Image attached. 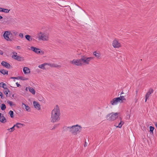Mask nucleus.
Wrapping results in <instances>:
<instances>
[{"label": "nucleus", "instance_id": "f257e3e1", "mask_svg": "<svg viewBox=\"0 0 157 157\" xmlns=\"http://www.w3.org/2000/svg\"><path fill=\"white\" fill-rule=\"evenodd\" d=\"M51 121L52 123L58 122L60 119V112L58 105L52 110L51 114Z\"/></svg>", "mask_w": 157, "mask_h": 157}, {"label": "nucleus", "instance_id": "f03ea898", "mask_svg": "<svg viewBox=\"0 0 157 157\" xmlns=\"http://www.w3.org/2000/svg\"><path fill=\"white\" fill-rule=\"evenodd\" d=\"M82 127L78 125L71 126V129L69 130V132L74 135L79 133L82 129Z\"/></svg>", "mask_w": 157, "mask_h": 157}, {"label": "nucleus", "instance_id": "7ed1b4c3", "mask_svg": "<svg viewBox=\"0 0 157 157\" xmlns=\"http://www.w3.org/2000/svg\"><path fill=\"white\" fill-rule=\"evenodd\" d=\"M106 117L109 121H113L118 117V113L113 112L108 114Z\"/></svg>", "mask_w": 157, "mask_h": 157}, {"label": "nucleus", "instance_id": "20e7f679", "mask_svg": "<svg viewBox=\"0 0 157 157\" xmlns=\"http://www.w3.org/2000/svg\"><path fill=\"white\" fill-rule=\"evenodd\" d=\"M80 59L82 64V63H84L85 64H88L90 61L93 59V57H87L84 56H81V58Z\"/></svg>", "mask_w": 157, "mask_h": 157}, {"label": "nucleus", "instance_id": "39448f33", "mask_svg": "<svg viewBox=\"0 0 157 157\" xmlns=\"http://www.w3.org/2000/svg\"><path fill=\"white\" fill-rule=\"evenodd\" d=\"M13 55L12 57L16 60L19 61H23L24 60V57L17 55V53L15 52H13Z\"/></svg>", "mask_w": 157, "mask_h": 157}, {"label": "nucleus", "instance_id": "423d86ee", "mask_svg": "<svg viewBox=\"0 0 157 157\" xmlns=\"http://www.w3.org/2000/svg\"><path fill=\"white\" fill-rule=\"evenodd\" d=\"M70 63L77 66H81L82 65L80 59H74L72 61H71Z\"/></svg>", "mask_w": 157, "mask_h": 157}, {"label": "nucleus", "instance_id": "0eeeda50", "mask_svg": "<svg viewBox=\"0 0 157 157\" xmlns=\"http://www.w3.org/2000/svg\"><path fill=\"white\" fill-rule=\"evenodd\" d=\"M10 34H11V33L10 31H6L3 34V36L4 38L7 41H12V40H11L9 36Z\"/></svg>", "mask_w": 157, "mask_h": 157}, {"label": "nucleus", "instance_id": "6e6552de", "mask_svg": "<svg viewBox=\"0 0 157 157\" xmlns=\"http://www.w3.org/2000/svg\"><path fill=\"white\" fill-rule=\"evenodd\" d=\"M10 34H11V33L10 31H6L3 34V36L4 38L7 41H12V40H11L9 36Z\"/></svg>", "mask_w": 157, "mask_h": 157}, {"label": "nucleus", "instance_id": "1a4fd4ad", "mask_svg": "<svg viewBox=\"0 0 157 157\" xmlns=\"http://www.w3.org/2000/svg\"><path fill=\"white\" fill-rule=\"evenodd\" d=\"M118 102H121V101L120 100V98L117 97L113 99L111 101L110 103L112 105H116Z\"/></svg>", "mask_w": 157, "mask_h": 157}, {"label": "nucleus", "instance_id": "9d476101", "mask_svg": "<svg viewBox=\"0 0 157 157\" xmlns=\"http://www.w3.org/2000/svg\"><path fill=\"white\" fill-rule=\"evenodd\" d=\"M112 45L115 48H119L121 47V44L117 40H114L113 41Z\"/></svg>", "mask_w": 157, "mask_h": 157}, {"label": "nucleus", "instance_id": "9b49d317", "mask_svg": "<svg viewBox=\"0 0 157 157\" xmlns=\"http://www.w3.org/2000/svg\"><path fill=\"white\" fill-rule=\"evenodd\" d=\"M153 89L150 88L149 89L148 91L146 93L145 95V102H146L147 100L148 99L149 95L153 93Z\"/></svg>", "mask_w": 157, "mask_h": 157}, {"label": "nucleus", "instance_id": "f8f14e48", "mask_svg": "<svg viewBox=\"0 0 157 157\" xmlns=\"http://www.w3.org/2000/svg\"><path fill=\"white\" fill-rule=\"evenodd\" d=\"M1 65L8 69L12 68V67L9 63L4 61H2L1 63Z\"/></svg>", "mask_w": 157, "mask_h": 157}, {"label": "nucleus", "instance_id": "ddd939ff", "mask_svg": "<svg viewBox=\"0 0 157 157\" xmlns=\"http://www.w3.org/2000/svg\"><path fill=\"white\" fill-rule=\"evenodd\" d=\"M33 105L35 108L38 110H40V104L36 101H33Z\"/></svg>", "mask_w": 157, "mask_h": 157}, {"label": "nucleus", "instance_id": "4468645a", "mask_svg": "<svg viewBox=\"0 0 157 157\" xmlns=\"http://www.w3.org/2000/svg\"><path fill=\"white\" fill-rule=\"evenodd\" d=\"M31 48L33 51L36 53V54H38L40 53V49L39 48H37L33 46L31 47Z\"/></svg>", "mask_w": 157, "mask_h": 157}, {"label": "nucleus", "instance_id": "2eb2a0df", "mask_svg": "<svg viewBox=\"0 0 157 157\" xmlns=\"http://www.w3.org/2000/svg\"><path fill=\"white\" fill-rule=\"evenodd\" d=\"M23 71L25 74H28L30 73L29 69L27 67H24Z\"/></svg>", "mask_w": 157, "mask_h": 157}, {"label": "nucleus", "instance_id": "dca6fc26", "mask_svg": "<svg viewBox=\"0 0 157 157\" xmlns=\"http://www.w3.org/2000/svg\"><path fill=\"white\" fill-rule=\"evenodd\" d=\"M119 119L121 120L120 122L119 123L118 126L115 125V126L117 128H121L122 127V125L124 124V122L121 120L122 118L121 117H119Z\"/></svg>", "mask_w": 157, "mask_h": 157}, {"label": "nucleus", "instance_id": "f3484780", "mask_svg": "<svg viewBox=\"0 0 157 157\" xmlns=\"http://www.w3.org/2000/svg\"><path fill=\"white\" fill-rule=\"evenodd\" d=\"M24 125V124L20 123H17L16 124H14V126L18 128H21Z\"/></svg>", "mask_w": 157, "mask_h": 157}, {"label": "nucleus", "instance_id": "a211bd4d", "mask_svg": "<svg viewBox=\"0 0 157 157\" xmlns=\"http://www.w3.org/2000/svg\"><path fill=\"white\" fill-rule=\"evenodd\" d=\"M23 105H24V106H25V108L26 111L28 112H29L30 111V108L27 105L25 104L24 103H22V106H23Z\"/></svg>", "mask_w": 157, "mask_h": 157}, {"label": "nucleus", "instance_id": "6ab92c4d", "mask_svg": "<svg viewBox=\"0 0 157 157\" xmlns=\"http://www.w3.org/2000/svg\"><path fill=\"white\" fill-rule=\"evenodd\" d=\"M0 72L4 75H8V71L4 69L0 70Z\"/></svg>", "mask_w": 157, "mask_h": 157}, {"label": "nucleus", "instance_id": "aec40b11", "mask_svg": "<svg viewBox=\"0 0 157 157\" xmlns=\"http://www.w3.org/2000/svg\"><path fill=\"white\" fill-rule=\"evenodd\" d=\"M28 89L29 91L31 92L33 94H35V91L34 89L32 87H29Z\"/></svg>", "mask_w": 157, "mask_h": 157}, {"label": "nucleus", "instance_id": "412c9836", "mask_svg": "<svg viewBox=\"0 0 157 157\" xmlns=\"http://www.w3.org/2000/svg\"><path fill=\"white\" fill-rule=\"evenodd\" d=\"M25 38L29 41H31L32 40V38L31 37V36L29 35H26L25 36Z\"/></svg>", "mask_w": 157, "mask_h": 157}, {"label": "nucleus", "instance_id": "4be33fe9", "mask_svg": "<svg viewBox=\"0 0 157 157\" xmlns=\"http://www.w3.org/2000/svg\"><path fill=\"white\" fill-rule=\"evenodd\" d=\"M0 121L3 123H5L6 122V120L3 116H2V118L1 119Z\"/></svg>", "mask_w": 157, "mask_h": 157}, {"label": "nucleus", "instance_id": "5701e85b", "mask_svg": "<svg viewBox=\"0 0 157 157\" xmlns=\"http://www.w3.org/2000/svg\"><path fill=\"white\" fill-rule=\"evenodd\" d=\"M48 64L47 63H44L41 65H40L38 67L39 68H41L42 69H45V68L44 67V66L45 65Z\"/></svg>", "mask_w": 157, "mask_h": 157}, {"label": "nucleus", "instance_id": "b1692460", "mask_svg": "<svg viewBox=\"0 0 157 157\" xmlns=\"http://www.w3.org/2000/svg\"><path fill=\"white\" fill-rule=\"evenodd\" d=\"M1 109L2 110H4L6 108V106L4 104H2L0 105Z\"/></svg>", "mask_w": 157, "mask_h": 157}, {"label": "nucleus", "instance_id": "393cba45", "mask_svg": "<svg viewBox=\"0 0 157 157\" xmlns=\"http://www.w3.org/2000/svg\"><path fill=\"white\" fill-rule=\"evenodd\" d=\"M118 98H120V100L121 101V103L123 102V101L124 100H126L124 98V97L123 96H120Z\"/></svg>", "mask_w": 157, "mask_h": 157}, {"label": "nucleus", "instance_id": "a878e982", "mask_svg": "<svg viewBox=\"0 0 157 157\" xmlns=\"http://www.w3.org/2000/svg\"><path fill=\"white\" fill-rule=\"evenodd\" d=\"M63 128L65 131H69V130L70 129H71V126H70V127L65 126L63 127Z\"/></svg>", "mask_w": 157, "mask_h": 157}, {"label": "nucleus", "instance_id": "bb28decb", "mask_svg": "<svg viewBox=\"0 0 157 157\" xmlns=\"http://www.w3.org/2000/svg\"><path fill=\"white\" fill-rule=\"evenodd\" d=\"M13 112L12 110H10L9 113V114L10 115V117L12 118H13Z\"/></svg>", "mask_w": 157, "mask_h": 157}, {"label": "nucleus", "instance_id": "cd10ccee", "mask_svg": "<svg viewBox=\"0 0 157 157\" xmlns=\"http://www.w3.org/2000/svg\"><path fill=\"white\" fill-rule=\"evenodd\" d=\"M49 65H50L51 67H58L60 66L58 65L54 64V63L49 64Z\"/></svg>", "mask_w": 157, "mask_h": 157}, {"label": "nucleus", "instance_id": "c85d7f7f", "mask_svg": "<svg viewBox=\"0 0 157 157\" xmlns=\"http://www.w3.org/2000/svg\"><path fill=\"white\" fill-rule=\"evenodd\" d=\"M93 54L96 57L100 58V54L99 53H97L96 52H94Z\"/></svg>", "mask_w": 157, "mask_h": 157}, {"label": "nucleus", "instance_id": "c756f323", "mask_svg": "<svg viewBox=\"0 0 157 157\" xmlns=\"http://www.w3.org/2000/svg\"><path fill=\"white\" fill-rule=\"evenodd\" d=\"M6 85V84L3 82H1L0 83V86L4 89L6 88L5 87Z\"/></svg>", "mask_w": 157, "mask_h": 157}, {"label": "nucleus", "instance_id": "7c9ffc66", "mask_svg": "<svg viewBox=\"0 0 157 157\" xmlns=\"http://www.w3.org/2000/svg\"><path fill=\"white\" fill-rule=\"evenodd\" d=\"M15 130V127L14 126V125L13 126V127L10 128H8L7 129V130L10 131V132H12L14 131Z\"/></svg>", "mask_w": 157, "mask_h": 157}, {"label": "nucleus", "instance_id": "2f4dec72", "mask_svg": "<svg viewBox=\"0 0 157 157\" xmlns=\"http://www.w3.org/2000/svg\"><path fill=\"white\" fill-rule=\"evenodd\" d=\"M19 79L23 81L26 80L28 79V78H26L22 76H19Z\"/></svg>", "mask_w": 157, "mask_h": 157}, {"label": "nucleus", "instance_id": "473e14b6", "mask_svg": "<svg viewBox=\"0 0 157 157\" xmlns=\"http://www.w3.org/2000/svg\"><path fill=\"white\" fill-rule=\"evenodd\" d=\"M149 128H150V133H153V131L154 128V127L152 126H150L149 127Z\"/></svg>", "mask_w": 157, "mask_h": 157}, {"label": "nucleus", "instance_id": "72a5a7b5", "mask_svg": "<svg viewBox=\"0 0 157 157\" xmlns=\"http://www.w3.org/2000/svg\"><path fill=\"white\" fill-rule=\"evenodd\" d=\"M7 103L9 104L11 107L13 106L14 105L12 101H7Z\"/></svg>", "mask_w": 157, "mask_h": 157}, {"label": "nucleus", "instance_id": "f704fd0d", "mask_svg": "<svg viewBox=\"0 0 157 157\" xmlns=\"http://www.w3.org/2000/svg\"><path fill=\"white\" fill-rule=\"evenodd\" d=\"M10 10H8L7 9L3 8L2 12H4L6 13H8Z\"/></svg>", "mask_w": 157, "mask_h": 157}, {"label": "nucleus", "instance_id": "c9c22d12", "mask_svg": "<svg viewBox=\"0 0 157 157\" xmlns=\"http://www.w3.org/2000/svg\"><path fill=\"white\" fill-rule=\"evenodd\" d=\"M43 38L42 39V40H48V37L47 36H43Z\"/></svg>", "mask_w": 157, "mask_h": 157}, {"label": "nucleus", "instance_id": "e433bc0d", "mask_svg": "<svg viewBox=\"0 0 157 157\" xmlns=\"http://www.w3.org/2000/svg\"><path fill=\"white\" fill-rule=\"evenodd\" d=\"M59 124H55L54 125V126L53 127V128H52V130H53V129H55L57 127L59 126Z\"/></svg>", "mask_w": 157, "mask_h": 157}, {"label": "nucleus", "instance_id": "4c0bfd02", "mask_svg": "<svg viewBox=\"0 0 157 157\" xmlns=\"http://www.w3.org/2000/svg\"><path fill=\"white\" fill-rule=\"evenodd\" d=\"M19 76H18L17 77H11L10 78L11 79H19Z\"/></svg>", "mask_w": 157, "mask_h": 157}, {"label": "nucleus", "instance_id": "58836bf2", "mask_svg": "<svg viewBox=\"0 0 157 157\" xmlns=\"http://www.w3.org/2000/svg\"><path fill=\"white\" fill-rule=\"evenodd\" d=\"M12 33L14 35L16 36L18 34V33L15 31H13L12 32Z\"/></svg>", "mask_w": 157, "mask_h": 157}, {"label": "nucleus", "instance_id": "ea45409f", "mask_svg": "<svg viewBox=\"0 0 157 157\" xmlns=\"http://www.w3.org/2000/svg\"><path fill=\"white\" fill-rule=\"evenodd\" d=\"M43 35H41V36L39 35V40H42V39H43Z\"/></svg>", "mask_w": 157, "mask_h": 157}, {"label": "nucleus", "instance_id": "a19ab883", "mask_svg": "<svg viewBox=\"0 0 157 157\" xmlns=\"http://www.w3.org/2000/svg\"><path fill=\"white\" fill-rule=\"evenodd\" d=\"M19 36L21 38H23V34L22 33H20L19 34Z\"/></svg>", "mask_w": 157, "mask_h": 157}, {"label": "nucleus", "instance_id": "79ce46f5", "mask_svg": "<svg viewBox=\"0 0 157 157\" xmlns=\"http://www.w3.org/2000/svg\"><path fill=\"white\" fill-rule=\"evenodd\" d=\"M16 84L17 87H19L21 86V85L19 84L17 82L16 83Z\"/></svg>", "mask_w": 157, "mask_h": 157}, {"label": "nucleus", "instance_id": "37998d69", "mask_svg": "<svg viewBox=\"0 0 157 157\" xmlns=\"http://www.w3.org/2000/svg\"><path fill=\"white\" fill-rule=\"evenodd\" d=\"M5 89L6 90V92H7L8 93V92H10V90H9V89L8 88H7V87H6L5 88Z\"/></svg>", "mask_w": 157, "mask_h": 157}, {"label": "nucleus", "instance_id": "c03bdc74", "mask_svg": "<svg viewBox=\"0 0 157 157\" xmlns=\"http://www.w3.org/2000/svg\"><path fill=\"white\" fill-rule=\"evenodd\" d=\"M44 52L43 51H41V50L40 49V53H41V54L43 55L44 54Z\"/></svg>", "mask_w": 157, "mask_h": 157}, {"label": "nucleus", "instance_id": "a18cd8bd", "mask_svg": "<svg viewBox=\"0 0 157 157\" xmlns=\"http://www.w3.org/2000/svg\"><path fill=\"white\" fill-rule=\"evenodd\" d=\"M0 96L2 98L3 94L1 92H0Z\"/></svg>", "mask_w": 157, "mask_h": 157}, {"label": "nucleus", "instance_id": "49530a36", "mask_svg": "<svg viewBox=\"0 0 157 157\" xmlns=\"http://www.w3.org/2000/svg\"><path fill=\"white\" fill-rule=\"evenodd\" d=\"M4 94H6V96H7V95L8 94V93L6 91H5L4 92Z\"/></svg>", "mask_w": 157, "mask_h": 157}, {"label": "nucleus", "instance_id": "de8ad7c7", "mask_svg": "<svg viewBox=\"0 0 157 157\" xmlns=\"http://www.w3.org/2000/svg\"><path fill=\"white\" fill-rule=\"evenodd\" d=\"M87 143L85 141V144L84 145V147L87 146Z\"/></svg>", "mask_w": 157, "mask_h": 157}, {"label": "nucleus", "instance_id": "09e8293b", "mask_svg": "<svg viewBox=\"0 0 157 157\" xmlns=\"http://www.w3.org/2000/svg\"><path fill=\"white\" fill-rule=\"evenodd\" d=\"M17 49H21V47L19 46H17Z\"/></svg>", "mask_w": 157, "mask_h": 157}, {"label": "nucleus", "instance_id": "8fccbe9b", "mask_svg": "<svg viewBox=\"0 0 157 157\" xmlns=\"http://www.w3.org/2000/svg\"><path fill=\"white\" fill-rule=\"evenodd\" d=\"M3 116V115L1 113H0V119H1L2 118V116Z\"/></svg>", "mask_w": 157, "mask_h": 157}, {"label": "nucleus", "instance_id": "3c124183", "mask_svg": "<svg viewBox=\"0 0 157 157\" xmlns=\"http://www.w3.org/2000/svg\"><path fill=\"white\" fill-rule=\"evenodd\" d=\"M3 8L0 7V12H2Z\"/></svg>", "mask_w": 157, "mask_h": 157}, {"label": "nucleus", "instance_id": "603ef678", "mask_svg": "<svg viewBox=\"0 0 157 157\" xmlns=\"http://www.w3.org/2000/svg\"><path fill=\"white\" fill-rule=\"evenodd\" d=\"M155 127H156V128H157V122L155 123Z\"/></svg>", "mask_w": 157, "mask_h": 157}, {"label": "nucleus", "instance_id": "864d4df0", "mask_svg": "<svg viewBox=\"0 0 157 157\" xmlns=\"http://www.w3.org/2000/svg\"><path fill=\"white\" fill-rule=\"evenodd\" d=\"M2 17L0 15V20L2 19Z\"/></svg>", "mask_w": 157, "mask_h": 157}, {"label": "nucleus", "instance_id": "5fc2aeb1", "mask_svg": "<svg viewBox=\"0 0 157 157\" xmlns=\"http://www.w3.org/2000/svg\"><path fill=\"white\" fill-rule=\"evenodd\" d=\"M3 54V52H0V55H2Z\"/></svg>", "mask_w": 157, "mask_h": 157}, {"label": "nucleus", "instance_id": "6e6d98bb", "mask_svg": "<svg viewBox=\"0 0 157 157\" xmlns=\"http://www.w3.org/2000/svg\"><path fill=\"white\" fill-rule=\"evenodd\" d=\"M124 94V93H123V91L122 92L121 94H120V95H121L123 94Z\"/></svg>", "mask_w": 157, "mask_h": 157}, {"label": "nucleus", "instance_id": "4d7b16f0", "mask_svg": "<svg viewBox=\"0 0 157 157\" xmlns=\"http://www.w3.org/2000/svg\"><path fill=\"white\" fill-rule=\"evenodd\" d=\"M12 97L13 98H14V95L13 94H12Z\"/></svg>", "mask_w": 157, "mask_h": 157}, {"label": "nucleus", "instance_id": "13d9d810", "mask_svg": "<svg viewBox=\"0 0 157 157\" xmlns=\"http://www.w3.org/2000/svg\"><path fill=\"white\" fill-rule=\"evenodd\" d=\"M136 94H137V93H138V91L137 90L136 91Z\"/></svg>", "mask_w": 157, "mask_h": 157}, {"label": "nucleus", "instance_id": "bf43d9fd", "mask_svg": "<svg viewBox=\"0 0 157 157\" xmlns=\"http://www.w3.org/2000/svg\"><path fill=\"white\" fill-rule=\"evenodd\" d=\"M11 20H10L8 21L9 22H10V21Z\"/></svg>", "mask_w": 157, "mask_h": 157}, {"label": "nucleus", "instance_id": "052dcab7", "mask_svg": "<svg viewBox=\"0 0 157 157\" xmlns=\"http://www.w3.org/2000/svg\"><path fill=\"white\" fill-rule=\"evenodd\" d=\"M40 34H42V33H41V32H40Z\"/></svg>", "mask_w": 157, "mask_h": 157}, {"label": "nucleus", "instance_id": "680f3d73", "mask_svg": "<svg viewBox=\"0 0 157 157\" xmlns=\"http://www.w3.org/2000/svg\"><path fill=\"white\" fill-rule=\"evenodd\" d=\"M0 121H1V119H0Z\"/></svg>", "mask_w": 157, "mask_h": 157}]
</instances>
